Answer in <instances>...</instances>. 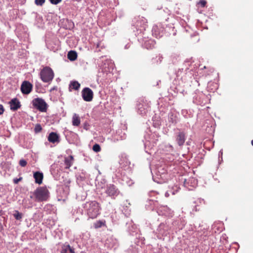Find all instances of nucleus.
Instances as JSON below:
<instances>
[{
	"instance_id": "1",
	"label": "nucleus",
	"mask_w": 253,
	"mask_h": 253,
	"mask_svg": "<svg viewBox=\"0 0 253 253\" xmlns=\"http://www.w3.org/2000/svg\"><path fill=\"white\" fill-rule=\"evenodd\" d=\"M84 208L89 218H96L99 213V204L96 201L86 202L84 204Z\"/></svg>"
},
{
	"instance_id": "2",
	"label": "nucleus",
	"mask_w": 253,
	"mask_h": 253,
	"mask_svg": "<svg viewBox=\"0 0 253 253\" xmlns=\"http://www.w3.org/2000/svg\"><path fill=\"white\" fill-rule=\"evenodd\" d=\"M33 196L36 202L46 201L48 197V191L45 187H40L34 192Z\"/></svg>"
},
{
	"instance_id": "3",
	"label": "nucleus",
	"mask_w": 253,
	"mask_h": 253,
	"mask_svg": "<svg viewBox=\"0 0 253 253\" xmlns=\"http://www.w3.org/2000/svg\"><path fill=\"white\" fill-rule=\"evenodd\" d=\"M40 76L41 79L43 82L49 83L53 80L54 73L50 68L45 67L41 71Z\"/></svg>"
},
{
	"instance_id": "4",
	"label": "nucleus",
	"mask_w": 253,
	"mask_h": 253,
	"mask_svg": "<svg viewBox=\"0 0 253 253\" xmlns=\"http://www.w3.org/2000/svg\"><path fill=\"white\" fill-rule=\"evenodd\" d=\"M33 106L39 111L45 112L46 111L47 104L44 100L40 98H37L33 100Z\"/></svg>"
},
{
	"instance_id": "5",
	"label": "nucleus",
	"mask_w": 253,
	"mask_h": 253,
	"mask_svg": "<svg viewBox=\"0 0 253 253\" xmlns=\"http://www.w3.org/2000/svg\"><path fill=\"white\" fill-rule=\"evenodd\" d=\"M83 99L87 102L91 101L93 98V91L88 87H85L82 91Z\"/></svg>"
},
{
	"instance_id": "6",
	"label": "nucleus",
	"mask_w": 253,
	"mask_h": 253,
	"mask_svg": "<svg viewBox=\"0 0 253 253\" xmlns=\"http://www.w3.org/2000/svg\"><path fill=\"white\" fill-rule=\"evenodd\" d=\"M105 193L109 196L115 197L119 194V191L115 185L109 184L106 186Z\"/></svg>"
},
{
	"instance_id": "7",
	"label": "nucleus",
	"mask_w": 253,
	"mask_h": 253,
	"mask_svg": "<svg viewBox=\"0 0 253 253\" xmlns=\"http://www.w3.org/2000/svg\"><path fill=\"white\" fill-rule=\"evenodd\" d=\"M33 85L28 81H24L21 86V90L22 92L25 94L30 93L32 90Z\"/></svg>"
},
{
	"instance_id": "8",
	"label": "nucleus",
	"mask_w": 253,
	"mask_h": 253,
	"mask_svg": "<svg viewBox=\"0 0 253 253\" xmlns=\"http://www.w3.org/2000/svg\"><path fill=\"white\" fill-rule=\"evenodd\" d=\"M169 228L166 223H161L158 227V231L159 234L162 236H166L169 234Z\"/></svg>"
},
{
	"instance_id": "9",
	"label": "nucleus",
	"mask_w": 253,
	"mask_h": 253,
	"mask_svg": "<svg viewBox=\"0 0 253 253\" xmlns=\"http://www.w3.org/2000/svg\"><path fill=\"white\" fill-rule=\"evenodd\" d=\"M10 109L16 111L20 107V103L19 100L15 98L12 99L10 102Z\"/></svg>"
},
{
	"instance_id": "10",
	"label": "nucleus",
	"mask_w": 253,
	"mask_h": 253,
	"mask_svg": "<svg viewBox=\"0 0 253 253\" xmlns=\"http://www.w3.org/2000/svg\"><path fill=\"white\" fill-rule=\"evenodd\" d=\"M176 141L179 146L183 145L185 141V134L183 132H180L178 133L176 138Z\"/></svg>"
},
{
	"instance_id": "11",
	"label": "nucleus",
	"mask_w": 253,
	"mask_h": 253,
	"mask_svg": "<svg viewBox=\"0 0 253 253\" xmlns=\"http://www.w3.org/2000/svg\"><path fill=\"white\" fill-rule=\"evenodd\" d=\"M34 177L35 179V182L39 184H41L43 179V174L42 172L37 171L34 174Z\"/></svg>"
},
{
	"instance_id": "12",
	"label": "nucleus",
	"mask_w": 253,
	"mask_h": 253,
	"mask_svg": "<svg viewBox=\"0 0 253 253\" xmlns=\"http://www.w3.org/2000/svg\"><path fill=\"white\" fill-rule=\"evenodd\" d=\"M48 140L49 142L54 143L59 141V136L56 133L51 132L48 135Z\"/></svg>"
},
{
	"instance_id": "13",
	"label": "nucleus",
	"mask_w": 253,
	"mask_h": 253,
	"mask_svg": "<svg viewBox=\"0 0 253 253\" xmlns=\"http://www.w3.org/2000/svg\"><path fill=\"white\" fill-rule=\"evenodd\" d=\"M73 161V157L72 156H70L67 158H65V168L68 169L72 165Z\"/></svg>"
},
{
	"instance_id": "14",
	"label": "nucleus",
	"mask_w": 253,
	"mask_h": 253,
	"mask_svg": "<svg viewBox=\"0 0 253 253\" xmlns=\"http://www.w3.org/2000/svg\"><path fill=\"white\" fill-rule=\"evenodd\" d=\"M80 118L78 115L74 114L72 118V125L74 126H79L80 124Z\"/></svg>"
},
{
	"instance_id": "15",
	"label": "nucleus",
	"mask_w": 253,
	"mask_h": 253,
	"mask_svg": "<svg viewBox=\"0 0 253 253\" xmlns=\"http://www.w3.org/2000/svg\"><path fill=\"white\" fill-rule=\"evenodd\" d=\"M61 253H75L74 249L69 245L64 246L61 250Z\"/></svg>"
},
{
	"instance_id": "16",
	"label": "nucleus",
	"mask_w": 253,
	"mask_h": 253,
	"mask_svg": "<svg viewBox=\"0 0 253 253\" xmlns=\"http://www.w3.org/2000/svg\"><path fill=\"white\" fill-rule=\"evenodd\" d=\"M68 58L71 61H74L77 58V53L73 50L70 51L67 55Z\"/></svg>"
},
{
	"instance_id": "17",
	"label": "nucleus",
	"mask_w": 253,
	"mask_h": 253,
	"mask_svg": "<svg viewBox=\"0 0 253 253\" xmlns=\"http://www.w3.org/2000/svg\"><path fill=\"white\" fill-rule=\"evenodd\" d=\"M155 136H157V134H153L152 135V136H151V138H150V140H147L145 143V146L147 147H149V144H150L151 143H153V146H154V144H156V139H155Z\"/></svg>"
},
{
	"instance_id": "18",
	"label": "nucleus",
	"mask_w": 253,
	"mask_h": 253,
	"mask_svg": "<svg viewBox=\"0 0 253 253\" xmlns=\"http://www.w3.org/2000/svg\"><path fill=\"white\" fill-rule=\"evenodd\" d=\"M70 86L75 90H78L80 87V84L77 81L71 83Z\"/></svg>"
},
{
	"instance_id": "19",
	"label": "nucleus",
	"mask_w": 253,
	"mask_h": 253,
	"mask_svg": "<svg viewBox=\"0 0 253 253\" xmlns=\"http://www.w3.org/2000/svg\"><path fill=\"white\" fill-rule=\"evenodd\" d=\"M13 216L17 220H21L22 218V214L19 212L18 211H14Z\"/></svg>"
},
{
	"instance_id": "20",
	"label": "nucleus",
	"mask_w": 253,
	"mask_h": 253,
	"mask_svg": "<svg viewBox=\"0 0 253 253\" xmlns=\"http://www.w3.org/2000/svg\"><path fill=\"white\" fill-rule=\"evenodd\" d=\"M123 180L125 181L126 184L128 185V186H131L133 183V181L131 179H129L128 178L126 177H124Z\"/></svg>"
},
{
	"instance_id": "21",
	"label": "nucleus",
	"mask_w": 253,
	"mask_h": 253,
	"mask_svg": "<svg viewBox=\"0 0 253 253\" xmlns=\"http://www.w3.org/2000/svg\"><path fill=\"white\" fill-rule=\"evenodd\" d=\"M92 150L95 152H98L100 151V146L98 144H95L92 147Z\"/></svg>"
},
{
	"instance_id": "22",
	"label": "nucleus",
	"mask_w": 253,
	"mask_h": 253,
	"mask_svg": "<svg viewBox=\"0 0 253 253\" xmlns=\"http://www.w3.org/2000/svg\"><path fill=\"white\" fill-rule=\"evenodd\" d=\"M45 0H35V4L37 5L42 6L44 3Z\"/></svg>"
},
{
	"instance_id": "23",
	"label": "nucleus",
	"mask_w": 253,
	"mask_h": 253,
	"mask_svg": "<svg viewBox=\"0 0 253 253\" xmlns=\"http://www.w3.org/2000/svg\"><path fill=\"white\" fill-rule=\"evenodd\" d=\"M19 165L21 167H25L27 165V162L24 160H21L19 161Z\"/></svg>"
},
{
	"instance_id": "24",
	"label": "nucleus",
	"mask_w": 253,
	"mask_h": 253,
	"mask_svg": "<svg viewBox=\"0 0 253 253\" xmlns=\"http://www.w3.org/2000/svg\"><path fill=\"white\" fill-rule=\"evenodd\" d=\"M42 130V127L40 125H37L35 127V130L36 132H39Z\"/></svg>"
},
{
	"instance_id": "25",
	"label": "nucleus",
	"mask_w": 253,
	"mask_h": 253,
	"mask_svg": "<svg viewBox=\"0 0 253 253\" xmlns=\"http://www.w3.org/2000/svg\"><path fill=\"white\" fill-rule=\"evenodd\" d=\"M62 0H49L50 2L53 4H57L61 1Z\"/></svg>"
},
{
	"instance_id": "26",
	"label": "nucleus",
	"mask_w": 253,
	"mask_h": 253,
	"mask_svg": "<svg viewBox=\"0 0 253 253\" xmlns=\"http://www.w3.org/2000/svg\"><path fill=\"white\" fill-rule=\"evenodd\" d=\"M199 3L201 6L204 7L206 4V1L205 0H201L200 1Z\"/></svg>"
},
{
	"instance_id": "27",
	"label": "nucleus",
	"mask_w": 253,
	"mask_h": 253,
	"mask_svg": "<svg viewBox=\"0 0 253 253\" xmlns=\"http://www.w3.org/2000/svg\"><path fill=\"white\" fill-rule=\"evenodd\" d=\"M21 180V178H15L13 180V182L15 184H17L20 180Z\"/></svg>"
},
{
	"instance_id": "28",
	"label": "nucleus",
	"mask_w": 253,
	"mask_h": 253,
	"mask_svg": "<svg viewBox=\"0 0 253 253\" xmlns=\"http://www.w3.org/2000/svg\"><path fill=\"white\" fill-rule=\"evenodd\" d=\"M4 111V109L2 105H0V115L3 114Z\"/></svg>"
},
{
	"instance_id": "29",
	"label": "nucleus",
	"mask_w": 253,
	"mask_h": 253,
	"mask_svg": "<svg viewBox=\"0 0 253 253\" xmlns=\"http://www.w3.org/2000/svg\"><path fill=\"white\" fill-rule=\"evenodd\" d=\"M103 223L101 221H99L98 222H97V223L95 225V227H100L102 226Z\"/></svg>"
},
{
	"instance_id": "30",
	"label": "nucleus",
	"mask_w": 253,
	"mask_h": 253,
	"mask_svg": "<svg viewBox=\"0 0 253 253\" xmlns=\"http://www.w3.org/2000/svg\"><path fill=\"white\" fill-rule=\"evenodd\" d=\"M139 110L140 113L141 115H143V114H145L146 113L145 111L143 112V111L141 110V108H139Z\"/></svg>"
},
{
	"instance_id": "31",
	"label": "nucleus",
	"mask_w": 253,
	"mask_h": 253,
	"mask_svg": "<svg viewBox=\"0 0 253 253\" xmlns=\"http://www.w3.org/2000/svg\"><path fill=\"white\" fill-rule=\"evenodd\" d=\"M169 192H168H168H166V193H165V196H166V197H169Z\"/></svg>"
},
{
	"instance_id": "32",
	"label": "nucleus",
	"mask_w": 253,
	"mask_h": 253,
	"mask_svg": "<svg viewBox=\"0 0 253 253\" xmlns=\"http://www.w3.org/2000/svg\"><path fill=\"white\" fill-rule=\"evenodd\" d=\"M222 154H223V152H222V150H221L219 152V156H220L221 155V156L222 157Z\"/></svg>"
},
{
	"instance_id": "33",
	"label": "nucleus",
	"mask_w": 253,
	"mask_h": 253,
	"mask_svg": "<svg viewBox=\"0 0 253 253\" xmlns=\"http://www.w3.org/2000/svg\"><path fill=\"white\" fill-rule=\"evenodd\" d=\"M148 42H149V43H152L153 42V41H152V40H149L148 41Z\"/></svg>"
},
{
	"instance_id": "34",
	"label": "nucleus",
	"mask_w": 253,
	"mask_h": 253,
	"mask_svg": "<svg viewBox=\"0 0 253 253\" xmlns=\"http://www.w3.org/2000/svg\"><path fill=\"white\" fill-rule=\"evenodd\" d=\"M170 193L172 194V195H174L175 193L173 191H170Z\"/></svg>"
},
{
	"instance_id": "35",
	"label": "nucleus",
	"mask_w": 253,
	"mask_h": 253,
	"mask_svg": "<svg viewBox=\"0 0 253 253\" xmlns=\"http://www.w3.org/2000/svg\"><path fill=\"white\" fill-rule=\"evenodd\" d=\"M164 209L166 210H169V208L168 207H164Z\"/></svg>"
},
{
	"instance_id": "36",
	"label": "nucleus",
	"mask_w": 253,
	"mask_h": 253,
	"mask_svg": "<svg viewBox=\"0 0 253 253\" xmlns=\"http://www.w3.org/2000/svg\"><path fill=\"white\" fill-rule=\"evenodd\" d=\"M169 148H171V149H172V147L171 145H170V146H169Z\"/></svg>"
},
{
	"instance_id": "37",
	"label": "nucleus",
	"mask_w": 253,
	"mask_h": 253,
	"mask_svg": "<svg viewBox=\"0 0 253 253\" xmlns=\"http://www.w3.org/2000/svg\"><path fill=\"white\" fill-rule=\"evenodd\" d=\"M252 144L253 146V140L252 141Z\"/></svg>"
},
{
	"instance_id": "38",
	"label": "nucleus",
	"mask_w": 253,
	"mask_h": 253,
	"mask_svg": "<svg viewBox=\"0 0 253 253\" xmlns=\"http://www.w3.org/2000/svg\"><path fill=\"white\" fill-rule=\"evenodd\" d=\"M146 46L147 48H151V47H148L147 45H146Z\"/></svg>"
},
{
	"instance_id": "39",
	"label": "nucleus",
	"mask_w": 253,
	"mask_h": 253,
	"mask_svg": "<svg viewBox=\"0 0 253 253\" xmlns=\"http://www.w3.org/2000/svg\"><path fill=\"white\" fill-rule=\"evenodd\" d=\"M138 22L137 23V25H136V26L138 27Z\"/></svg>"
},
{
	"instance_id": "40",
	"label": "nucleus",
	"mask_w": 253,
	"mask_h": 253,
	"mask_svg": "<svg viewBox=\"0 0 253 253\" xmlns=\"http://www.w3.org/2000/svg\"><path fill=\"white\" fill-rule=\"evenodd\" d=\"M81 253H86L84 252H81Z\"/></svg>"
},
{
	"instance_id": "41",
	"label": "nucleus",
	"mask_w": 253,
	"mask_h": 253,
	"mask_svg": "<svg viewBox=\"0 0 253 253\" xmlns=\"http://www.w3.org/2000/svg\"><path fill=\"white\" fill-rule=\"evenodd\" d=\"M30 197H31V198H33V196H31Z\"/></svg>"
}]
</instances>
